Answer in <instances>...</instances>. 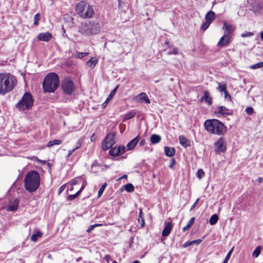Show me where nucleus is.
I'll return each mask as SVG.
<instances>
[{"label": "nucleus", "instance_id": "obj_62", "mask_svg": "<svg viewBox=\"0 0 263 263\" xmlns=\"http://www.w3.org/2000/svg\"><path fill=\"white\" fill-rule=\"evenodd\" d=\"M90 140H91V141H93L95 140V137L94 135L91 136V137L90 138Z\"/></svg>", "mask_w": 263, "mask_h": 263}, {"label": "nucleus", "instance_id": "obj_47", "mask_svg": "<svg viewBox=\"0 0 263 263\" xmlns=\"http://www.w3.org/2000/svg\"><path fill=\"white\" fill-rule=\"evenodd\" d=\"M66 187V184L62 185L59 189V193L61 194L63 192Z\"/></svg>", "mask_w": 263, "mask_h": 263}, {"label": "nucleus", "instance_id": "obj_33", "mask_svg": "<svg viewBox=\"0 0 263 263\" xmlns=\"http://www.w3.org/2000/svg\"><path fill=\"white\" fill-rule=\"evenodd\" d=\"M135 114L136 113L134 111H131L130 112H127L124 116V121L129 120L133 118L135 116Z\"/></svg>", "mask_w": 263, "mask_h": 263}, {"label": "nucleus", "instance_id": "obj_7", "mask_svg": "<svg viewBox=\"0 0 263 263\" xmlns=\"http://www.w3.org/2000/svg\"><path fill=\"white\" fill-rule=\"evenodd\" d=\"M33 104V100L31 95L26 92L20 101L16 104V107L20 110L29 109Z\"/></svg>", "mask_w": 263, "mask_h": 263}, {"label": "nucleus", "instance_id": "obj_57", "mask_svg": "<svg viewBox=\"0 0 263 263\" xmlns=\"http://www.w3.org/2000/svg\"><path fill=\"white\" fill-rule=\"evenodd\" d=\"M35 160L36 161H37L39 162H40L42 164H45V161H43V160H40L39 159L35 157Z\"/></svg>", "mask_w": 263, "mask_h": 263}, {"label": "nucleus", "instance_id": "obj_41", "mask_svg": "<svg viewBox=\"0 0 263 263\" xmlns=\"http://www.w3.org/2000/svg\"><path fill=\"white\" fill-rule=\"evenodd\" d=\"M210 24L211 23H209V22L206 21L201 26V29H202L203 30H206L209 27V26L210 25Z\"/></svg>", "mask_w": 263, "mask_h": 263}, {"label": "nucleus", "instance_id": "obj_49", "mask_svg": "<svg viewBox=\"0 0 263 263\" xmlns=\"http://www.w3.org/2000/svg\"><path fill=\"white\" fill-rule=\"evenodd\" d=\"M202 240L201 239H196L191 241V243L194 244H199L201 242Z\"/></svg>", "mask_w": 263, "mask_h": 263}, {"label": "nucleus", "instance_id": "obj_3", "mask_svg": "<svg viewBox=\"0 0 263 263\" xmlns=\"http://www.w3.org/2000/svg\"><path fill=\"white\" fill-rule=\"evenodd\" d=\"M204 125L206 130L213 134L222 135L226 132V126L217 119L207 120Z\"/></svg>", "mask_w": 263, "mask_h": 263}, {"label": "nucleus", "instance_id": "obj_18", "mask_svg": "<svg viewBox=\"0 0 263 263\" xmlns=\"http://www.w3.org/2000/svg\"><path fill=\"white\" fill-rule=\"evenodd\" d=\"M217 112L222 116H226L231 114L230 110L226 107L223 106L218 107Z\"/></svg>", "mask_w": 263, "mask_h": 263}, {"label": "nucleus", "instance_id": "obj_11", "mask_svg": "<svg viewBox=\"0 0 263 263\" xmlns=\"http://www.w3.org/2000/svg\"><path fill=\"white\" fill-rule=\"evenodd\" d=\"M126 152V147L123 145L115 146L109 151V154L112 156H117Z\"/></svg>", "mask_w": 263, "mask_h": 263}, {"label": "nucleus", "instance_id": "obj_6", "mask_svg": "<svg viewBox=\"0 0 263 263\" xmlns=\"http://www.w3.org/2000/svg\"><path fill=\"white\" fill-rule=\"evenodd\" d=\"M100 31V23L95 21L82 23L79 30L82 34L86 36L97 34Z\"/></svg>", "mask_w": 263, "mask_h": 263}, {"label": "nucleus", "instance_id": "obj_35", "mask_svg": "<svg viewBox=\"0 0 263 263\" xmlns=\"http://www.w3.org/2000/svg\"><path fill=\"white\" fill-rule=\"evenodd\" d=\"M226 88H227V85L226 83H218V90L220 92H224L225 91H226Z\"/></svg>", "mask_w": 263, "mask_h": 263}, {"label": "nucleus", "instance_id": "obj_32", "mask_svg": "<svg viewBox=\"0 0 263 263\" xmlns=\"http://www.w3.org/2000/svg\"><path fill=\"white\" fill-rule=\"evenodd\" d=\"M62 143L61 140H54L52 141H50L48 142L47 146L48 147H51L54 145H60Z\"/></svg>", "mask_w": 263, "mask_h": 263}, {"label": "nucleus", "instance_id": "obj_14", "mask_svg": "<svg viewBox=\"0 0 263 263\" xmlns=\"http://www.w3.org/2000/svg\"><path fill=\"white\" fill-rule=\"evenodd\" d=\"M231 41L230 36L227 35H223L220 39V41L218 43V46L219 47H223L228 45Z\"/></svg>", "mask_w": 263, "mask_h": 263}, {"label": "nucleus", "instance_id": "obj_5", "mask_svg": "<svg viewBox=\"0 0 263 263\" xmlns=\"http://www.w3.org/2000/svg\"><path fill=\"white\" fill-rule=\"evenodd\" d=\"M59 78L57 74L51 72L47 74L43 82V87L46 92H53L59 85Z\"/></svg>", "mask_w": 263, "mask_h": 263}, {"label": "nucleus", "instance_id": "obj_63", "mask_svg": "<svg viewBox=\"0 0 263 263\" xmlns=\"http://www.w3.org/2000/svg\"><path fill=\"white\" fill-rule=\"evenodd\" d=\"M262 180H263L262 178H261V177H259V178H258V182H259V183L262 182Z\"/></svg>", "mask_w": 263, "mask_h": 263}, {"label": "nucleus", "instance_id": "obj_58", "mask_svg": "<svg viewBox=\"0 0 263 263\" xmlns=\"http://www.w3.org/2000/svg\"><path fill=\"white\" fill-rule=\"evenodd\" d=\"M107 186V184L106 183H105L104 184L102 185V186H101V189H103V190H104L106 188Z\"/></svg>", "mask_w": 263, "mask_h": 263}, {"label": "nucleus", "instance_id": "obj_36", "mask_svg": "<svg viewBox=\"0 0 263 263\" xmlns=\"http://www.w3.org/2000/svg\"><path fill=\"white\" fill-rule=\"evenodd\" d=\"M124 186L126 191L127 192H132L134 191V186L131 183H128Z\"/></svg>", "mask_w": 263, "mask_h": 263}, {"label": "nucleus", "instance_id": "obj_56", "mask_svg": "<svg viewBox=\"0 0 263 263\" xmlns=\"http://www.w3.org/2000/svg\"><path fill=\"white\" fill-rule=\"evenodd\" d=\"M192 245V243H191V241H187V242H185V243H184L183 246L184 248H186V247H187Z\"/></svg>", "mask_w": 263, "mask_h": 263}, {"label": "nucleus", "instance_id": "obj_60", "mask_svg": "<svg viewBox=\"0 0 263 263\" xmlns=\"http://www.w3.org/2000/svg\"><path fill=\"white\" fill-rule=\"evenodd\" d=\"M127 177V176L126 175H124L123 176H122V177H121L120 178H119L118 179V180H121V179L122 178H126Z\"/></svg>", "mask_w": 263, "mask_h": 263}, {"label": "nucleus", "instance_id": "obj_50", "mask_svg": "<svg viewBox=\"0 0 263 263\" xmlns=\"http://www.w3.org/2000/svg\"><path fill=\"white\" fill-rule=\"evenodd\" d=\"M104 259L107 261V263H109L110 260H111V257L109 255H106L104 256Z\"/></svg>", "mask_w": 263, "mask_h": 263}, {"label": "nucleus", "instance_id": "obj_42", "mask_svg": "<svg viewBox=\"0 0 263 263\" xmlns=\"http://www.w3.org/2000/svg\"><path fill=\"white\" fill-rule=\"evenodd\" d=\"M246 111L248 115H251L253 113V108L251 107H248L246 109Z\"/></svg>", "mask_w": 263, "mask_h": 263}, {"label": "nucleus", "instance_id": "obj_17", "mask_svg": "<svg viewBox=\"0 0 263 263\" xmlns=\"http://www.w3.org/2000/svg\"><path fill=\"white\" fill-rule=\"evenodd\" d=\"M251 10L255 14H258L260 13L261 10V6L259 5L257 2H253L251 4Z\"/></svg>", "mask_w": 263, "mask_h": 263}, {"label": "nucleus", "instance_id": "obj_2", "mask_svg": "<svg viewBox=\"0 0 263 263\" xmlns=\"http://www.w3.org/2000/svg\"><path fill=\"white\" fill-rule=\"evenodd\" d=\"M40 184V177L39 174L34 171L29 172L27 174L24 180V186L29 192L35 191Z\"/></svg>", "mask_w": 263, "mask_h": 263}, {"label": "nucleus", "instance_id": "obj_54", "mask_svg": "<svg viewBox=\"0 0 263 263\" xmlns=\"http://www.w3.org/2000/svg\"><path fill=\"white\" fill-rule=\"evenodd\" d=\"M146 143V140L145 139H142L140 142H139V145L141 146H142L144 145Z\"/></svg>", "mask_w": 263, "mask_h": 263}, {"label": "nucleus", "instance_id": "obj_21", "mask_svg": "<svg viewBox=\"0 0 263 263\" xmlns=\"http://www.w3.org/2000/svg\"><path fill=\"white\" fill-rule=\"evenodd\" d=\"M118 86H117L113 90L111 91L108 97H107L106 101L102 104V108H104L106 107V105H107L108 103L111 99V98L112 97V96L115 94L117 89H118Z\"/></svg>", "mask_w": 263, "mask_h": 263}, {"label": "nucleus", "instance_id": "obj_38", "mask_svg": "<svg viewBox=\"0 0 263 263\" xmlns=\"http://www.w3.org/2000/svg\"><path fill=\"white\" fill-rule=\"evenodd\" d=\"M102 224H94L93 225H91L89 227L88 229L87 230V232L88 233L90 232L92 230H93L94 228L97 227H100L102 226Z\"/></svg>", "mask_w": 263, "mask_h": 263}, {"label": "nucleus", "instance_id": "obj_8", "mask_svg": "<svg viewBox=\"0 0 263 263\" xmlns=\"http://www.w3.org/2000/svg\"><path fill=\"white\" fill-rule=\"evenodd\" d=\"M62 88L66 95H71L73 91L75 86L73 82L69 78H65L62 82Z\"/></svg>", "mask_w": 263, "mask_h": 263}, {"label": "nucleus", "instance_id": "obj_1", "mask_svg": "<svg viewBox=\"0 0 263 263\" xmlns=\"http://www.w3.org/2000/svg\"><path fill=\"white\" fill-rule=\"evenodd\" d=\"M17 84L16 78L9 73H0V94L4 95L11 91Z\"/></svg>", "mask_w": 263, "mask_h": 263}, {"label": "nucleus", "instance_id": "obj_22", "mask_svg": "<svg viewBox=\"0 0 263 263\" xmlns=\"http://www.w3.org/2000/svg\"><path fill=\"white\" fill-rule=\"evenodd\" d=\"M165 154L168 157H172L175 154V149L174 147L165 146L164 147Z\"/></svg>", "mask_w": 263, "mask_h": 263}, {"label": "nucleus", "instance_id": "obj_23", "mask_svg": "<svg viewBox=\"0 0 263 263\" xmlns=\"http://www.w3.org/2000/svg\"><path fill=\"white\" fill-rule=\"evenodd\" d=\"M137 97L139 98V100L141 102L145 101L147 104H149L150 103L149 99H148V98L147 96L146 95V94L145 93H144V92L140 93V94H139L138 95Z\"/></svg>", "mask_w": 263, "mask_h": 263}, {"label": "nucleus", "instance_id": "obj_4", "mask_svg": "<svg viewBox=\"0 0 263 263\" xmlns=\"http://www.w3.org/2000/svg\"><path fill=\"white\" fill-rule=\"evenodd\" d=\"M76 12L83 18H92L95 14L93 6L84 1H82L76 5Z\"/></svg>", "mask_w": 263, "mask_h": 263}, {"label": "nucleus", "instance_id": "obj_30", "mask_svg": "<svg viewBox=\"0 0 263 263\" xmlns=\"http://www.w3.org/2000/svg\"><path fill=\"white\" fill-rule=\"evenodd\" d=\"M194 221H195V218L194 217L191 218L190 219V221H189V222L187 223V224H186V226L183 228L182 230L184 232H185V231H187V230H189L191 228V227L193 224Z\"/></svg>", "mask_w": 263, "mask_h": 263}, {"label": "nucleus", "instance_id": "obj_9", "mask_svg": "<svg viewBox=\"0 0 263 263\" xmlns=\"http://www.w3.org/2000/svg\"><path fill=\"white\" fill-rule=\"evenodd\" d=\"M115 135L114 133H110L106 135L102 142V149L104 151H106L110 148L112 146L115 144Z\"/></svg>", "mask_w": 263, "mask_h": 263}, {"label": "nucleus", "instance_id": "obj_48", "mask_svg": "<svg viewBox=\"0 0 263 263\" xmlns=\"http://www.w3.org/2000/svg\"><path fill=\"white\" fill-rule=\"evenodd\" d=\"M199 198H197V199L196 200V201H195V203L193 204V205L192 206V207H191V209H190V210H191V211H192V210H193L194 209H195V207H196V204H197L198 203V202H199Z\"/></svg>", "mask_w": 263, "mask_h": 263}, {"label": "nucleus", "instance_id": "obj_53", "mask_svg": "<svg viewBox=\"0 0 263 263\" xmlns=\"http://www.w3.org/2000/svg\"><path fill=\"white\" fill-rule=\"evenodd\" d=\"M104 190H103V189H101L100 188L98 191V197L99 198L101 196V195H102L103 192H104Z\"/></svg>", "mask_w": 263, "mask_h": 263}, {"label": "nucleus", "instance_id": "obj_59", "mask_svg": "<svg viewBox=\"0 0 263 263\" xmlns=\"http://www.w3.org/2000/svg\"><path fill=\"white\" fill-rule=\"evenodd\" d=\"M107 186V184L106 183H105L104 184L102 185V186H101V189H103V190H104L106 188Z\"/></svg>", "mask_w": 263, "mask_h": 263}, {"label": "nucleus", "instance_id": "obj_51", "mask_svg": "<svg viewBox=\"0 0 263 263\" xmlns=\"http://www.w3.org/2000/svg\"><path fill=\"white\" fill-rule=\"evenodd\" d=\"M76 197H77L76 196L75 194L71 195L68 196L67 199L68 200H72L74 199Z\"/></svg>", "mask_w": 263, "mask_h": 263}, {"label": "nucleus", "instance_id": "obj_45", "mask_svg": "<svg viewBox=\"0 0 263 263\" xmlns=\"http://www.w3.org/2000/svg\"><path fill=\"white\" fill-rule=\"evenodd\" d=\"M169 54H173L175 55H177L179 54V51L177 48H174L172 51H170L168 52Z\"/></svg>", "mask_w": 263, "mask_h": 263}, {"label": "nucleus", "instance_id": "obj_64", "mask_svg": "<svg viewBox=\"0 0 263 263\" xmlns=\"http://www.w3.org/2000/svg\"><path fill=\"white\" fill-rule=\"evenodd\" d=\"M260 38L262 40H263V31H262L261 33H260Z\"/></svg>", "mask_w": 263, "mask_h": 263}, {"label": "nucleus", "instance_id": "obj_24", "mask_svg": "<svg viewBox=\"0 0 263 263\" xmlns=\"http://www.w3.org/2000/svg\"><path fill=\"white\" fill-rule=\"evenodd\" d=\"M202 101H205L209 104H211L212 101V98L210 97V93L208 91H205L204 93V96L202 98Z\"/></svg>", "mask_w": 263, "mask_h": 263}, {"label": "nucleus", "instance_id": "obj_28", "mask_svg": "<svg viewBox=\"0 0 263 263\" xmlns=\"http://www.w3.org/2000/svg\"><path fill=\"white\" fill-rule=\"evenodd\" d=\"M138 220V222L141 224V227H143L144 226L145 223L142 210L141 208L139 209V215Z\"/></svg>", "mask_w": 263, "mask_h": 263}, {"label": "nucleus", "instance_id": "obj_55", "mask_svg": "<svg viewBox=\"0 0 263 263\" xmlns=\"http://www.w3.org/2000/svg\"><path fill=\"white\" fill-rule=\"evenodd\" d=\"M77 183H78V181L76 179H73L71 180V181H70V184L71 186L76 185Z\"/></svg>", "mask_w": 263, "mask_h": 263}, {"label": "nucleus", "instance_id": "obj_39", "mask_svg": "<svg viewBox=\"0 0 263 263\" xmlns=\"http://www.w3.org/2000/svg\"><path fill=\"white\" fill-rule=\"evenodd\" d=\"M204 175V173L202 169H199L197 172V176L199 179L201 178Z\"/></svg>", "mask_w": 263, "mask_h": 263}, {"label": "nucleus", "instance_id": "obj_15", "mask_svg": "<svg viewBox=\"0 0 263 263\" xmlns=\"http://www.w3.org/2000/svg\"><path fill=\"white\" fill-rule=\"evenodd\" d=\"M140 140V137L138 136L131 140L126 145V150L130 151L133 149L137 144Z\"/></svg>", "mask_w": 263, "mask_h": 263}, {"label": "nucleus", "instance_id": "obj_43", "mask_svg": "<svg viewBox=\"0 0 263 263\" xmlns=\"http://www.w3.org/2000/svg\"><path fill=\"white\" fill-rule=\"evenodd\" d=\"M80 147V144H79V146H77V147L75 148H74V149H73L72 150L69 151L68 152V154L67 155V157H69L70 156H71L72 154V153H74V151L76 149H78Z\"/></svg>", "mask_w": 263, "mask_h": 263}, {"label": "nucleus", "instance_id": "obj_12", "mask_svg": "<svg viewBox=\"0 0 263 263\" xmlns=\"http://www.w3.org/2000/svg\"><path fill=\"white\" fill-rule=\"evenodd\" d=\"M18 206V200L17 199H15L13 200L10 201L5 208L8 211H14L17 210Z\"/></svg>", "mask_w": 263, "mask_h": 263}, {"label": "nucleus", "instance_id": "obj_19", "mask_svg": "<svg viewBox=\"0 0 263 263\" xmlns=\"http://www.w3.org/2000/svg\"><path fill=\"white\" fill-rule=\"evenodd\" d=\"M180 144L184 147H186L190 145V141L187 139L184 136L179 137Z\"/></svg>", "mask_w": 263, "mask_h": 263}, {"label": "nucleus", "instance_id": "obj_26", "mask_svg": "<svg viewBox=\"0 0 263 263\" xmlns=\"http://www.w3.org/2000/svg\"><path fill=\"white\" fill-rule=\"evenodd\" d=\"M214 15H215V13L213 11H210L209 12H208L206 13V14L205 15V17L206 21L209 22V23H211L213 22V21L214 20Z\"/></svg>", "mask_w": 263, "mask_h": 263}, {"label": "nucleus", "instance_id": "obj_44", "mask_svg": "<svg viewBox=\"0 0 263 263\" xmlns=\"http://www.w3.org/2000/svg\"><path fill=\"white\" fill-rule=\"evenodd\" d=\"M88 54V52H79L78 53V58H82Z\"/></svg>", "mask_w": 263, "mask_h": 263}, {"label": "nucleus", "instance_id": "obj_25", "mask_svg": "<svg viewBox=\"0 0 263 263\" xmlns=\"http://www.w3.org/2000/svg\"><path fill=\"white\" fill-rule=\"evenodd\" d=\"M161 139V137L158 135L153 134L151 137V142L153 144L158 143Z\"/></svg>", "mask_w": 263, "mask_h": 263}, {"label": "nucleus", "instance_id": "obj_31", "mask_svg": "<svg viewBox=\"0 0 263 263\" xmlns=\"http://www.w3.org/2000/svg\"><path fill=\"white\" fill-rule=\"evenodd\" d=\"M262 249V247L258 246L255 250L253 252L252 256L255 258H257L258 257L259 254H260L261 250Z\"/></svg>", "mask_w": 263, "mask_h": 263}, {"label": "nucleus", "instance_id": "obj_37", "mask_svg": "<svg viewBox=\"0 0 263 263\" xmlns=\"http://www.w3.org/2000/svg\"><path fill=\"white\" fill-rule=\"evenodd\" d=\"M263 67V62H258L256 64H253L250 66L252 69L260 68Z\"/></svg>", "mask_w": 263, "mask_h": 263}, {"label": "nucleus", "instance_id": "obj_34", "mask_svg": "<svg viewBox=\"0 0 263 263\" xmlns=\"http://www.w3.org/2000/svg\"><path fill=\"white\" fill-rule=\"evenodd\" d=\"M42 235V232L37 231L35 234H33L31 236V240L33 241H36L39 237H41Z\"/></svg>", "mask_w": 263, "mask_h": 263}, {"label": "nucleus", "instance_id": "obj_16", "mask_svg": "<svg viewBox=\"0 0 263 263\" xmlns=\"http://www.w3.org/2000/svg\"><path fill=\"white\" fill-rule=\"evenodd\" d=\"M173 228V225L171 222H168L166 223L165 227L163 229L162 232V235L163 236H168Z\"/></svg>", "mask_w": 263, "mask_h": 263}, {"label": "nucleus", "instance_id": "obj_27", "mask_svg": "<svg viewBox=\"0 0 263 263\" xmlns=\"http://www.w3.org/2000/svg\"><path fill=\"white\" fill-rule=\"evenodd\" d=\"M98 62V59L96 58H92L87 61V65L90 67L93 68L96 65Z\"/></svg>", "mask_w": 263, "mask_h": 263}, {"label": "nucleus", "instance_id": "obj_40", "mask_svg": "<svg viewBox=\"0 0 263 263\" xmlns=\"http://www.w3.org/2000/svg\"><path fill=\"white\" fill-rule=\"evenodd\" d=\"M40 20V14L39 13L36 14L34 16V24L36 26L38 25V22Z\"/></svg>", "mask_w": 263, "mask_h": 263}, {"label": "nucleus", "instance_id": "obj_61", "mask_svg": "<svg viewBox=\"0 0 263 263\" xmlns=\"http://www.w3.org/2000/svg\"><path fill=\"white\" fill-rule=\"evenodd\" d=\"M81 190H80L79 191H78L76 194H75V195L76 197H77L80 194V193L81 192Z\"/></svg>", "mask_w": 263, "mask_h": 263}, {"label": "nucleus", "instance_id": "obj_20", "mask_svg": "<svg viewBox=\"0 0 263 263\" xmlns=\"http://www.w3.org/2000/svg\"><path fill=\"white\" fill-rule=\"evenodd\" d=\"M222 29L224 30V34L230 36V34L233 32V28L232 25L227 24L224 23L222 27Z\"/></svg>", "mask_w": 263, "mask_h": 263}, {"label": "nucleus", "instance_id": "obj_10", "mask_svg": "<svg viewBox=\"0 0 263 263\" xmlns=\"http://www.w3.org/2000/svg\"><path fill=\"white\" fill-rule=\"evenodd\" d=\"M215 151L217 153H220L224 152L226 150V143L223 137L220 138L215 143Z\"/></svg>", "mask_w": 263, "mask_h": 263}, {"label": "nucleus", "instance_id": "obj_52", "mask_svg": "<svg viewBox=\"0 0 263 263\" xmlns=\"http://www.w3.org/2000/svg\"><path fill=\"white\" fill-rule=\"evenodd\" d=\"M224 97L226 99H231V96L229 94L227 90L224 92Z\"/></svg>", "mask_w": 263, "mask_h": 263}, {"label": "nucleus", "instance_id": "obj_13", "mask_svg": "<svg viewBox=\"0 0 263 263\" xmlns=\"http://www.w3.org/2000/svg\"><path fill=\"white\" fill-rule=\"evenodd\" d=\"M38 40L43 42H48L52 38V35L49 32L40 33L37 36Z\"/></svg>", "mask_w": 263, "mask_h": 263}, {"label": "nucleus", "instance_id": "obj_29", "mask_svg": "<svg viewBox=\"0 0 263 263\" xmlns=\"http://www.w3.org/2000/svg\"><path fill=\"white\" fill-rule=\"evenodd\" d=\"M218 216L217 214H214L211 217L209 220V223L211 225H214L218 221Z\"/></svg>", "mask_w": 263, "mask_h": 263}, {"label": "nucleus", "instance_id": "obj_46", "mask_svg": "<svg viewBox=\"0 0 263 263\" xmlns=\"http://www.w3.org/2000/svg\"><path fill=\"white\" fill-rule=\"evenodd\" d=\"M253 35V34L252 32H248L245 33H242L241 34V36L242 37H245L252 36Z\"/></svg>", "mask_w": 263, "mask_h": 263}]
</instances>
